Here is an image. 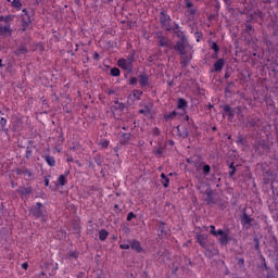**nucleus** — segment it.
<instances>
[{"mask_svg": "<svg viewBox=\"0 0 278 278\" xmlns=\"http://www.w3.org/2000/svg\"><path fill=\"white\" fill-rule=\"evenodd\" d=\"M10 21H12V16H0V34H3L4 36H8L11 34L10 29Z\"/></svg>", "mask_w": 278, "mask_h": 278, "instance_id": "f257e3e1", "label": "nucleus"}, {"mask_svg": "<svg viewBox=\"0 0 278 278\" xmlns=\"http://www.w3.org/2000/svg\"><path fill=\"white\" fill-rule=\"evenodd\" d=\"M211 233L219 239L222 244H227L229 242V235L223 230H217L214 226H211Z\"/></svg>", "mask_w": 278, "mask_h": 278, "instance_id": "f03ea898", "label": "nucleus"}, {"mask_svg": "<svg viewBox=\"0 0 278 278\" xmlns=\"http://www.w3.org/2000/svg\"><path fill=\"white\" fill-rule=\"evenodd\" d=\"M211 233L219 239L222 244H227L229 242V235L223 230H217L214 226H211Z\"/></svg>", "mask_w": 278, "mask_h": 278, "instance_id": "7ed1b4c3", "label": "nucleus"}, {"mask_svg": "<svg viewBox=\"0 0 278 278\" xmlns=\"http://www.w3.org/2000/svg\"><path fill=\"white\" fill-rule=\"evenodd\" d=\"M153 110V104L151 102H143L142 109H140V114H144V116H151V112Z\"/></svg>", "mask_w": 278, "mask_h": 278, "instance_id": "20e7f679", "label": "nucleus"}, {"mask_svg": "<svg viewBox=\"0 0 278 278\" xmlns=\"http://www.w3.org/2000/svg\"><path fill=\"white\" fill-rule=\"evenodd\" d=\"M132 62H134V59H128V60L121 59L117 64L119 68H124V71H129V68H131Z\"/></svg>", "mask_w": 278, "mask_h": 278, "instance_id": "39448f33", "label": "nucleus"}, {"mask_svg": "<svg viewBox=\"0 0 278 278\" xmlns=\"http://www.w3.org/2000/svg\"><path fill=\"white\" fill-rule=\"evenodd\" d=\"M168 21H170V16L166 15V13H161L162 25H168Z\"/></svg>", "mask_w": 278, "mask_h": 278, "instance_id": "423d86ee", "label": "nucleus"}, {"mask_svg": "<svg viewBox=\"0 0 278 278\" xmlns=\"http://www.w3.org/2000/svg\"><path fill=\"white\" fill-rule=\"evenodd\" d=\"M131 249H134V251H137L138 253H140V251H142V248L140 247V243L138 241H132L130 243Z\"/></svg>", "mask_w": 278, "mask_h": 278, "instance_id": "0eeeda50", "label": "nucleus"}, {"mask_svg": "<svg viewBox=\"0 0 278 278\" xmlns=\"http://www.w3.org/2000/svg\"><path fill=\"white\" fill-rule=\"evenodd\" d=\"M224 65H225V62L223 60H218L215 63L214 68H215V71H222Z\"/></svg>", "mask_w": 278, "mask_h": 278, "instance_id": "6e6552de", "label": "nucleus"}, {"mask_svg": "<svg viewBox=\"0 0 278 278\" xmlns=\"http://www.w3.org/2000/svg\"><path fill=\"white\" fill-rule=\"evenodd\" d=\"M206 238H207V236H205V235H199L198 236V240H199V242L202 247H205V241L204 240H206Z\"/></svg>", "mask_w": 278, "mask_h": 278, "instance_id": "1a4fd4ad", "label": "nucleus"}, {"mask_svg": "<svg viewBox=\"0 0 278 278\" xmlns=\"http://www.w3.org/2000/svg\"><path fill=\"white\" fill-rule=\"evenodd\" d=\"M46 162L49 164V166H55V159H53V156H47Z\"/></svg>", "mask_w": 278, "mask_h": 278, "instance_id": "9d476101", "label": "nucleus"}, {"mask_svg": "<svg viewBox=\"0 0 278 278\" xmlns=\"http://www.w3.org/2000/svg\"><path fill=\"white\" fill-rule=\"evenodd\" d=\"M242 223H243L244 227H249L248 225H251V218L249 216L244 215L242 218Z\"/></svg>", "mask_w": 278, "mask_h": 278, "instance_id": "9b49d317", "label": "nucleus"}, {"mask_svg": "<svg viewBox=\"0 0 278 278\" xmlns=\"http://www.w3.org/2000/svg\"><path fill=\"white\" fill-rule=\"evenodd\" d=\"M161 177L163 179L162 184H163L164 188H168L169 181H168V178H166V175L162 174Z\"/></svg>", "mask_w": 278, "mask_h": 278, "instance_id": "f8f14e48", "label": "nucleus"}, {"mask_svg": "<svg viewBox=\"0 0 278 278\" xmlns=\"http://www.w3.org/2000/svg\"><path fill=\"white\" fill-rule=\"evenodd\" d=\"M111 75H112L113 77H118V75H121V70H118V68H116V67L112 68V70H111Z\"/></svg>", "mask_w": 278, "mask_h": 278, "instance_id": "ddd939ff", "label": "nucleus"}, {"mask_svg": "<svg viewBox=\"0 0 278 278\" xmlns=\"http://www.w3.org/2000/svg\"><path fill=\"white\" fill-rule=\"evenodd\" d=\"M99 238H100V240H105V238H108V231L101 230L99 232Z\"/></svg>", "mask_w": 278, "mask_h": 278, "instance_id": "4468645a", "label": "nucleus"}, {"mask_svg": "<svg viewBox=\"0 0 278 278\" xmlns=\"http://www.w3.org/2000/svg\"><path fill=\"white\" fill-rule=\"evenodd\" d=\"M12 5L16 8V10H21V0H13Z\"/></svg>", "mask_w": 278, "mask_h": 278, "instance_id": "2eb2a0df", "label": "nucleus"}, {"mask_svg": "<svg viewBox=\"0 0 278 278\" xmlns=\"http://www.w3.org/2000/svg\"><path fill=\"white\" fill-rule=\"evenodd\" d=\"M148 81H149V78H147V76H141L140 77L141 86H147Z\"/></svg>", "mask_w": 278, "mask_h": 278, "instance_id": "dca6fc26", "label": "nucleus"}, {"mask_svg": "<svg viewBox=\"0 0 278 278\" xmlns=\"http://www.w3.org/2000/svg\"><path fill=\"white\" fill-rule=\"evenodd\" d=\"M184 108H186V101H184V99H180L178 101V110H184Z\"/></svg>", "mask_w": 278, "mask_h": 278, "instance_id": "f3484780", "label": "nucleus"}, {"mask_svg": "<svg viewBox=\"0 0 278 278\" xmlns=\"http://www.w3.org/2000/svg\"><path fill=\"white\" fill-rule=\"evenodd\" d=\"M186 7L189 9L190 14H194V10H192V2L187 1Z\"/></svg>", "mask_w": 278, "mask_h": 278, "instance_id": "a211bd4d", "label": "nucleus"}, {"mask_svg": "<svg viewBox=\"0 0 278 278\" xmlns=\"http://www.w3.org/2000/svg\"><path fill=\"white\" fill-rule=\"evenodd\" d=\"M225 112H224V115L225 116H231V108H229V106H225Z\"/></svg>", "mask_w": 278, "mask_h": 278, "instance_id": "6ab92c4d", "label": "nucleus"}, {"mask_svg": "<svg viewBox=\"0 0 278 278\" xmlns=\"http://www.w3.org/2000/svg\"><path fill=\"white\" fill-rule=\"evenodd\" d=\"M59 184H60L61 186H64V184H66V178H65L64 176H60V177H59Z\"/></svg>", "mask_w": 278, "mask_h": 278, "instance_id": "aec40b11", "label": "nucleus"}, {"mask_svg": "<svg viewBox=\"0 0 278 278\" xmlns=\"http://www.w3.org/2000/svg\"><path fill=\"white\" fill-rule=\"evenodd\" d=\"M203 173H204L205 175H207V173H210V165H204V166H203Z\"/></svg>", "mask_w": 278, "mask_h": 278, "instance_id": "412c9836", "label": "nucleus"}, {"mask_svg": "<svg viewBox=\"0 0 278 278\" xmlns=\"http://www.w3.org/2000/svg\"><path fill=\"white\" fill-rule=\"evenodd\" d=\"M132 218H136V215L134 213H129L127 216V220H131Z\"/></svg>", "mask_w": 278, "mask_h": 278, "instance_id": "4be33fe9", "label": "nucleus"}, {"mask_svg": "<svg viewBox=\"0 0 278 278\" xmlns=\"http://www.w3.org/2000/svg\"><path fill=\"white\" fill-rule=\"evenodd\" d=\"M164 224H162L160 227H159V229H160V231H161V236H164Z\"/></svg>", "mask_w": 278, "mask_h": 278, "instance_id": "5701e85b", "label": "nucleus"}, {"mask_svg": "<svg viewBox=\"0 0 278 278\" xmlns=\"http://www.w3.org/2000/svg\"><path fill=\"white\" fill-rule=\"evenodd\" d=\"M119 247H121V249H125V250L129 249V244H127V243L121 244Z\"/></svg>", "mask_w": 278, "mask_h": 278, "instance_id": "b1692460", "label": "nucleus"}, {"mask_svg": "<svg viewBox=\"0 0 278 278\" xmlns=\"http://www.w3.org/2000/svg\"><path fill=\"white\" fill-rule=\"evenodd\" d=\"M22 192H23V194H29V192H31V189L27 188V189H25V190L22 191Z\"/></svg>", "mask_w": 278, "mask_h": 278, "instance_id": "393cba45", "label": "nucleus"}, {"mask_svg": "<svg viewBox=\"0 0 278 278\" xmlns=\"http://www.w3.org/2000/svg\"><path fill=\"white\" fill-rule=\"evenodd\" d=\"M213 49L214 51H218V46H216V43H213Z\"/></svg>", "mask_w": 278, "mask_h": 278, "instance_id": "a878e982", "label": "nucleus"}, {"mask_svg": "<svg viewBox=\"0 0 278 278\" xmlns=\"http://www.w3.org/2000/svg\"><path fill=\"white\" fill-rule=\"evenodd\" d=\"M22 268H24L25 270H27V263H23V264H22Z\"/></svg>", "mask_w": 278, "mask_h": 278, "instance_id": "bb28decb", "label": "nucleus"}, {"mask_svg": "<svg viewBox=\"0 0 278 278\" xmlns=\"http://www.w3.org/2000/svg\"><path fill=\"white\" fill-rule=\"evenodd\" d=\"M0 123L1 125H5V118H1Z\"/></svg>", "mask_w": 278, "mask_h": 278, "instance_id": "cd10ccee", "label": "nucleus"}, {"mask_svg": "<svg viewBox=\"0 0 278 278\" xmlns=\"http://www.w3.org/2000/svg\"><path fill=\"white\" fill-rule=\"evenodd\" d=\"M102 147H108V141H103Z\"/></svg>", "mask_w": 278, "mask_h": 278, "instance_id": "c85d7f7f", "label": "nucleus"}, {"mask_svg": "<svg viewBox=\"0 0 278 278\" xmlns=\"http://www.w3.org/2000/svg\"><path fill=\"white\" fill-rule=\"evenodd\" d=\"M45 185L49 186V179H47V178L45 179Z\"/></svg>", "mask_w": 278, "mask_h": 278, "instance_id": "c756f323", "label": "nucleus"}, {"mask_svg": "<svg viewBox=\"0 0 278 278\" xmlns=\"http://www.w3.org/2000/svg\"><path fill=\"white\" fill-rule=\"evenodd\" d=\"M42 207V204L38 203L37 204V210H40Z\"/></svg>", "mask_w": 278, "mask_h": 278, "instance_id": "7c9ffc66", "label": "nucleus"}, {"mask_svg": "<svg viewBox=\"0 0 278 278\" xmlns=\"http://www.w3.org/2000/svg\"><path fill=\"white\" fill-rule=\"evenodd\" d=\"M23 23H24L25 25H27V23H29V22H26V21H25V17H23Z\"/></svg>", "mask_w": 278, "mask_h": 278, "instance_id": "2f4dec72", "label": "nucleus"}, {"mask_svg": "<svg viewBox=\"0 0 278 278\" xmlns=\"http://www.w3.org/2000/svg\"><path fill=\"white\" fill-rule=\"evenodd\" d=\"M139 96H140V93H137V94L134 93V94H132V97H137V99H138Z\"/></svg>", "mask_w": 278, "mask_h": 278, "instance_id": "473e14b6", "label": "nucleus"}, {"mask_svg": "<svg viewBox=\"0 0 278 278\" xmlns=\"http://www.w3.org/2000/svg\"><path fill=\"white\" fill-rule=\"evenodd\" d=\"M20 53H25V49L20 50Z\"/></svg>", "mask_w": 278, "mask_h": 278, "instance_id": "72a5a7b5", "label": "nucleus"}, {"mask_svg": "<svg viewBox=\"0 0 278 278\" xmlns=\"http://www.w3.org/2000/svg\"><path fill=\"white\" fill-rule=\"evenodd\" d=\"M119 108H121V110H123V108H125V105L124 104H119Z\"/></svg>", "mask_w": 278, "mask_h": 278, "instance_id": "f704fd0d", "label": "nucleus"}, {"mask_svg": "<svg viewBox=\"0 0 278 278\" xmlns=\"http://www.w3.org/2000/svg\"><path fill=\"white\" fill-rule=\"evenodd\" d=\"M131 84H136V79L132 78Z\"/></svg>", "mask_w": 278, "mask_h": 278, "instance_id": "c9c22d12", "label": "nucleus"}, {"mask_svg": "<svg viewBox=\"0 0 278 278\" xmlns=\"http://www.w3.org/2000/svg\"><path fill=\"white\" fill-rule=\"evenodd\" d=\"M175 114H177L176 112H173L170 116H175Z\"/></svg>", "mask_w": 278, "mask_h": 278, "instance_id": "e433bc0d", "label": "nucleus"}, {"mask_svg": "<svg viewBox=\"0 0 278 278\" xmlns=\"http://www.w3.org/2000/svg\"><path fill=\"white\" fill-rule=\"evenodd\" d=\"M23 12L25 13V16H27V12L25 10H23Z\"/></svg>", "mask_w": 278, "mask_h": 278, "instance_id": "4c0bfd02", "label": "nucleus"}, {"mask_svg": "<svg viewBox=\"0 0 278 278\" xmlns=\"http://www.w3.org/2000/svg\"><path fill=\"white\" fill-rule=\"evenodd\" d=\"M35 214H37V216H40V212H37V213H35Z\"/></svg>", "mask_w": 278, "mask_h": 278, "instance_id": "58836bf2", "label": "nucleus"}, {"mask_svg": "<svg viewBox=\"0 0 278 278\" xmlns=\"http://www.w3.org/2000/svg\"><path fill=\"white\" fill-rule=\"evenodd\" d=\"M28 23H31V20L28 18Z\"/></svg>", "mask_w": 278, "mask_h": 278, "instance_id": "ea45409f", "label": "nucleus"}, {"mask_svg": "<svg viewBox=\"0 0 278 278\" xmlns=\"http://www.w3.org/2000/svg\"><path fill=\"white\" fill-rule=\"evenodd\" d=\"M230 175H233V170H232V172H230Z\"/></svg>", "mask_w": 278, "mask_h": 278, "instance_id": "a19ab883", "label": "nucleus"}]
</instances>
